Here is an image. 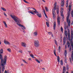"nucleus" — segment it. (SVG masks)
Listing matches in <instances>:
<instances>
[{"mask_svg":"<svg viewBox=\"0 0 73 73\" xmlns=\"http://www.w3.org/2000/svg\"><path fill=\"white\" fill-rule=\"evenodd\" d=\"M60 12H61L62 13H63V8H61V9H60Z\"/></svg>","mask_w":73,"mask_h":73,"instance_id":"35","label":"nucleus"},{"mask_svg":"<svg viewBox=\"0 0 73 73\" xmlns=\"http://www.w3.org/2000/svg\"><path fill=\"white\" fill-rule=\"evenodd\" d=\"M4 57V58H3V62L1 63V66L2 68V72L4 71V69H5V64H6V61H7V56H5Z\"/></svg>","mask_w":73,"mask_h":73,"instance_id":"2","label":"nucleus"},{"mask_svg":"<svg viewBox=\"0 0 73 73\" xmlns=\"http://www.w3.org/2000/svg\"><path fill=\"white\" fill-rule=\"evenodd\" d=\"M34 45L35 47H38V46H40L39 41H38V40H35L34 42Z\"/></svg>","mask_w":73,"mask_h":73,"instance_id":"4","label":"nucleus"},{"mask_svg":"<svg viewBox=\"0 0 73 73\" xmlns=\"http://www.w3.org/2000/svg\"><path fill=\"white\" fill-rule=\"evenodd\" d=\"M71 16L72 17H73V11H72L71 12Z\"/></svg>","mask_w":73,"mask_h":73,"instance_id":"48","label":"nucleus"},{"mask_svg":"<svg viewBox=\"0 0 73 73\" xmlns=\"http://www.w3.org/2000/svg\"><path fill=\"white\" fill-rule=\"evenodd\" d=\"M67 45H68V48L69 47V45H70V43L69 42H67Z\"/></svg>","mask_w":73,"mask_h":73,"instance_id":"29","label":"nucleus"},{"mask_svg":"<svg viewBox=\"0 0 73 73\" xmlns=\"http://www.w3.org/2000/svg\"><path fill=\"white\" fill-rule=\"evenodd\" d=\"M68 38L69 41H70V35H68Z\"/></svg>","mask_w":73,"mask_h":73,"instance_id":"37","label":"nucleus"},{"mask_svg":"<svg viewBox=\"0 0 73 73\" xmlns=\"http://www.w3.org/2000/svg\"><path fill=\"white\" fill-rule=\"evenodd\" d=\"M42 1H43V2H45V0H42Z\"/></svg>","mask_w":73,"mask_h":73,"instance_id":"62","label":"nucleus"},{"mask_svg":"<svg viewBox=\"0 0 73 73\" xmlns=\"http://www.w3.org/2000/svg\"><path fill=\"white\" fill-rule=\"evenodd\" d=\"M63 43H64V44L65 43V40H64L63 41Z\"/></svg>","mask_w":73,"mask_h":73,"instance_id":"57","label":"nucleus"},{"mask_svg":"<svg viewBox=\"0 0 73 73\" xmlns=\"http://www.w3.org/2000/svg\"><path fill=\"white\" fill-rule=\"evenodd\" d=\"M36 15L38 17H41V13H39L38 12L36 13Z\"/></svg>","mask_w":73,"mask_h":73,"instance_id":"10","label":"nucleus"},{"mask_svg":"<svg viewBox=\"0 0 73 73\" xmlns=\"http://www.w3.org/2000/svg\"><path fill=\"white\" fill-rule=\"evenodd\" d=\"M66 69L67 70H68V69H69V66L68 65H67Z\"/></svg>","mask_w":73,"mask_h":73,"instance_id":"41","label":"nucleus"},{"mask_svg":"<svg viewBox=\"0 0 73 73\" xmlns=\"http://www.w3.org/2000/svg\"><path fill=\"white\" fill-rule=\"evenodd\" d=\"M29 13H31L33 15H35V14L33 13H38V12L37 11V10H35V11L32 10L31 11H29Z\"/></svg>","mask_w":73,"mask_h":73,"instance_id":"7","label":"nucleus"},{"mask_svg":"<svg viewBox=\"0 0 73 73\" xmlns=\"http://www.w3.org/2000/svg\"><path fill=\"white\" fill-rule=\"evenodd\" d=\"M1 67L0 66V73H1Z\"/></svg>","mask_w":73,"mask_h":73,"instance_id":"52","label":"nucleus"},{"mask_svg":"<svg viewBox=\"0 0 73 73\" xmlns=\"http://www.w3.org/2000/svg\"><path fill=\"white\" fill-rule=\"evenodd\" d=\"M64 28L65 29V30H66V29H67V27L66 26H64Z\"/></svg>","mask_w":73,"mask_h":73,"instance_id":"43","label":"nucleus"},{"mask_svg":"<svg viewBox=\"0 0 73 73\" xmlns=\"http://www.w3.org/2000/svg\"><path fill=\"white\" fill-rule=\"evenodd\" d=\"M45 8L46 12H49V9L48 7H45Z\"/></svg>","mask_w":73,"mask_h":73,"instance_id":"16","label":"nucleus"},{"mask_svg":"<svg viewBox=\"0 0 73 73\" xmlns=\"http://www.w3.org/2000/svg\"><path fill=\"white\" fill-rule=\"evenodd\" d=\"M29 60L30 61H31V60H32L31 59V58H29Z\"/></svg>","mask_w":73,"mask_h":73,"instance_id":"58","label":"nucleus"},{"mask_svg":"<svg viewBox=\"0 0 73 73\" xmlns=\"http://www.w3.org/2000/svg\"><path fill=\"white\" fill-rule=\"evenodd\" d=\"M67 48V46H66V45L65 46V49H66V48Z\"/></svg>","mask_w":73,"mask_h":73,"instance_id":"59","label":"nucleus"},{"mask_svg":"<svg viewBox=\"0 0 73 73\" xmlns=\"http://www.w3.org/2000/svg\"><path fill=\"white\" fill-rule=\"evenodd\" d=\"M72 2H70V5L69 6V11H68V13H67V15H68V16H70V11H71V6H72Z\"/></svg>","mask_w":73,"mask_h":73,"instance_id":"3","label":"nucleus"},{"mask_svg":"<svg viewBox=\"0 0 73 73\" xmlns=\"http://www.w3.org/2000/svg\"><path fill=\"white\" fill-rule=\"evenodd\" d=\"M60 14L61 16H64V15H63V13L60 12Z\"/></svg>","mask_w":73,"mask_h":73,"instance_id":"47","label":"nucleus"},{"mask_svg":"<svg viewBox=\"0 0 73 73\" xmlns=\"http://www.w3.org/2000/svg\"><path fill=\"white\" fill-rule=\"evenodd\" d=\"M5 73H8L7 72V71L6 70H5Z\"/></svg>","mask_w":73,"mask_h":73,"instance_id":"60","label":"nucleus"},{"mask_svg":"<svg viewBox=\"0 0 73 73\" xmlns=\"http://www.w3.org/2000/svg\"><path fill=\"white\" fill-rule=\"evenodd\" d=\"M57 11H56V13H57V14H58V13H59V10H58V8L57 7Z\"/></svg>","mask_w":73,"mask_h":73,"instance_id":"34","label":"nucleus"},{"mask_svg":"<svg viewBox=\"0 0 73 73\" xmlns=\"http://www.w3.org/2000/svg\"><path fill=\"white\" fill-rule=\"evenodd\" d=\"M60 30L62 31V32H63V29L62 28V27H61Z\"/></svg>","mask_w":73,"mask_h":73,"instance_id":"44","label":"nucleus"},{"mask_svg":"<svg viewBox=\"0 0 73 73\" xmlns=\"http://www.w3.org/2000/svg\"><path fill=\"white\" fill-rule=\"evenodd\" d=\"M70 61L71 64H72V59H71V58H70Z\"/></svg>","mask_w":73,"mask_h":73,"instance_id":"49","label":"nucleus"},{"mask_svg":"<svg viewBox=\"0 0 73 73\" xmlns=\"http://www.w3.org/2000/svg\"><path fill=\"white\" fill-rule=\"evenodd\" d=\"M64 26H67V25L66 22H64Z\"/></svg>","mask_w":73,"mask_h":73,"instance_id":"51","label":"nucleus"},{"mask_svg":"<svg viewBox=\"0 0 73 73\" xmlns=\"http://www.w3.org/2000/svg\"><path fill=\"white\" fill-rule=\"evenodd\" d=\"M4 43L5 45H11V43L5 40L4 41Z\"/></svg>","mask_w":73,"mask_h":73,"instance_id":"6","label":"nucleus"},{"mask_svg":"<svg viewBox=\"0 0 73 73\" xmlns=\"http://www.w3.org/2000/svg\"><path fill=\"white\" fill-rule=\"evenodd\" d=\"M33 34L35 36H37L38 35V34L37 33V31H35L33 33Z\"/></svg>","mask_w":73,"mask_h":73,"instance_id":"13","label":"nucleus"},{"mask_svg":"<svg viewBox=\"0 0 73 73\" xmlns=\"http://www.w3.org/2000/svg\"><path fill=\"white\" fill-rule=\"evenodd\" d=\"M46 25L48 27H49V23L48 22H46Z\"/></svg>","mask_w":73,"mask_h":73,"instance_id":"22","label":"nucleus"},{"mask_svg":"<svg viewBox=\"0 0 73 73\" xmlns=\"http://www.w3.org/2000/svg\"><path fill=\"white\" fill-rule=\"evenodd\" d=\"M57 5V2H55L54 4V8L55 10H56V5Z\"/></svg>","mask_w":73,"mask_h":73,"instance_id":"14","label":"nucleus"},{"mask_svg":"<svg viewBox=\"0 0 73 73\" xmlns=\"http://www.w3.org/2000/svg\"><path fill=\"white\" fill-rule=\"evenodd\" d=\"M4 15L6 17H7V15H6V14L5 13V12H4Z\"/></svg>","mask_w":73,"mask_h":73,"instance_id":"50","label":"nucleus"},{"mask_svg":"<svg viewBox=\"0 0 73 73\" xmlns=\"http://www.w3.org/2000/svg\"><path fill=\"white\" fill-rule=\"evenodd\" d=\"M0 53H3V50L2 49H1L0 51Z\"/></svg>","mask_w":73,"mask_h":73,"instance_id":"25","label":"nucleus"},{"mask_svg":"<svg viewBox=\"0 0 73 73\" xmlns=\"http://www.w3.org/2000/svg\"><path fill=\"white\" fill-rule=\"evenodd\" d=\"M43 12L44 14V15L46 18H48V17L46 16V13H45V9H43Z\"/></svg>","mask_w":73,"mask_h":73,"instance_id":"18","label":"nucleus"},{"mask_svg":"<svg viewBox=\"0 0 73 73\" xmlns=\"http://www.w3.org/2000/svg\"><path fill=\"white\" fill-rule=\"evenodd\" d=\"M35 60L36 61H37V62H38V63H39V64H40V61L38 60L37 59H36Z\"/></svg>","mask_w":73,"mask_h":73,"instance_id":"27","label":"nucleus"},{"mask_svg":"<svg viewBox=\"0 0 73 73\" xmlns=\"http://www.w3.org/2000/svg\"><path fill=\"white\" fill-rule=\"evenodd\" d=\"M64 61L66 63V60H65Z\"/></svg>","mask_w":73,"mask_h":73,"instance_id":"64","label":"nucleus"},{"mask_svg":"<svg viewBox=\"0 0 73 73\" xmlns=\"http://www.w3.org/2000/svg\"><path fill=\"white\" fill-rule=\"evenodd\" d=\"M64 54L65 56L66 55V54H67V51L66 50H65L64 51Z\"/></svg>","mask_w":73,"mask_h":73,"instance_id":"28","label":"nucleus"},{"mask_svg":"<svg viewBox=\"0 0 73 73\" xmlns=\"http://www.w3.org/2000/svg\"><path fill=\"white\" fill-rule=\"evenodd\" d=\"M54 9L55 10L54 8L52 9V14L54 19L55 18V11H54Z\"/></svg>","mask_w":73,"mask_h":73,"instance_id":"9","label":"nucleus"},{"mask_svg":"<svg viewBox=\"0 0 73 73\" xmlns=\"http://www.w3.org/2000/svg\"><path fill=\"white\" fill-rule=\"evenodd\" d=\"M71 58L72 60L73 61V53L72 52V54H71Z\"/></svg>","mask_w":73,"mask_h":73,"instance_id":"23","label":"nucleus"},{"mask_svg":"<svg viewBox=\"0 0 73 73\" xmlns=\"http://www.w3.org/2000/svg\"><path fill=\"white\" fill-rule=\"evenodd\" d=\"M7 50L9 52H11V49H10V48H8L7 49Z\"/></svg>","mask_w":73,"mask_h":73,"instance_id":"39","label":"nucleus"},{"mask_svg":"<svg viewBox=\"0 0 73 73\" xmlns=\"http://www.w3.org/2000/svg\"><path fill=\"white\" fill-rule=\"evenodd\" d=\"M10 16L13 19V20L15 22L17 23V24L18 25H19L21 28H23L24 29H25V27L24 25L20 24L21 23V20H20V19L14 15L13 16L12 15H10Z\"/></svg>","mask_w":73,"mask_h":73,"instance_id":"1","label":"nucleus"},{"mask_svg":"<svg viewBox=\"0 0 73 73\" xmlns=\"http://www.w3.org/2000/svg\"><path fill=\"white\" fill-rule=\"evenodd\" d=\"M59 52H60V50H61V46H59L58 48Z\"/></svg>","mask_w":73,"mask_h":73,"instance_id":"33","label":"nucleus"},{"mask_svg":"<svg viewBox=\"0 0 73 73\" xmlns=\"http://www.w3.org/2000/svg\"><path fill=\"white\" fill-rule=\"evenodd\" d=\"M22 60L24 62H25V63H26V64H27V62L26 61H25V60L23 59Z\"/></svg>","mask_w":73,"mask_h":73,"instance_id":"45","label":"nucleus"},{"mask_svg":"<svg viewBox=\"0 0 73 73\" xmlns=\"http://www.w3.org/2000/svg\"><path fill=\"white\" fill-rule=\"evenodd\" d=\"M48 35H52V33L51 32H48Z\"/></svg>","mask_w":73,"mask_h":73,"instance_id":"38","label":"nucleus"},{"mask_svg":"<svg viewBox=\"0 0 73 73\" xmlns=\"http://www.w3.org/2000/svg\"><path fill=\"white\" fill-rule=\"evenodd\" d=\"M66 7H68V4L66 3Z\"/></svg>","mask_w":73,"mask_h":73,"instance_id":"55","label":"nucleus"},{"mask_svg":"<svg viewBox=\"0 0 73 73\" xmlns=\"http://www.w3.org/2000/svg\"><path fill=\"white\" fill-rule=\"evenodd\" d=\"M61 6L64 7V0H61Z\"/></svg>","mask_w":73,"mask_h":73,"instance_id":"15","label":"nucleus"},{"mask_svg":"<svg viewBox=\"0 0 73 73\" xmlns=\"http://www.w3.org/2000/svg\"><path fill=\"white\" fill-rule=\"evenodd\" d=\"M65 35L67 37L68 36V32L66 31L65 32Z\"/></svg>","mask_w":73,"mask_h":73,"instance_id":"20","label":"nucleus"},{"mask_svg":"<svg viewBox=\"0 0 73 73\" xmlns=\"http://www.w3.org/2000/svg\"><path fill=\"white\" fill-rule=\"evenodd\" d=\"M30 56L31 57H32V58H35V57H34V55H33V54H30Z\"/></svg>","mask_w":73,"mask_h":73,"instance_id":"24","label":"nucleus"},{"mask_svg":"<svg viewBox=\"0 0 73 73\" xmlns=\"http://www.w3.org/2000/svg\"><path fill=\"white\" fill-rule=\"evenodd\" d=\"M71 36H73V31L72 30H71Z\"/></svg>","mask_w":73,"mask_h":73,"instance_id":"32","label":"nucleus"},{"mask_svg":"<svg viewBox=\"0 0 73 73\" xmlns=\"http://www.w3.org/2000/svg\"><path fill=\"white\" fill-rule=\"evenodd\" d=\"M0 60H1V62H3V58H2V56H0Z\"/></svg>","mask_w":73,"mask_h":73,"instance_id":"21","label":"nucleus"},{"mask_svg":"<svg viewBox=\"0 0 73 73\" xmlns=\"http://www.w3.org/2000/svg\"><path fill=\"white\" fill-rule=\"evenodd\" d=\"M21 45H22V46L24 48H26L27 46V44L23 42H21Z\"/></svg>","mask_w":73,"mask_h":73,"instance_id":"8","label":"nucleus"},{"mask_svg":"<svg viewBox=\"0 0 73 73\" xmlns=\"http://www.w3.org/2000/svg\"><path fill=\"white\" fill-rule=\"evenodd\" d=\"M73 36H71V39H70V41H73L72 40H73Z\"/></svg>","mask_w":73,"mask_h":73,"instance_id":"31","label":"nucleus"},{"mask_svg":"<svg viewBox=\"0 0 73 73\" xmlns=\"http://www.w3.org/2000/svg\"><path fill=\"white\" fill-rule=\"evenodd\" d=\"M66 4H68V0H67L66 1Z\"/></svg>","mask_w":73,"mask_h":73,"instance_id":"56","label":"nucleus"},{"mask_svg":"<svg viewBox=\"0 0 73 73\" xmlns=\"http://www.w3.org/2000/svg\"><path fill=\"white\" fill-rule=\"evenodd\" d=\"M3 23H4V24L5 25V27H6V28H7V27H8L7 26V24L6 23L5 21H4L3 22Z\"/></svg>","mask_w":73,"mask_h":73,"instance_id":"17","label":"nucleus"},{"mask_svg":"<svg viewBox=\"0 0 73 73\" xmlns=\"http://www.w3.org/2000/svg\"><path fill=\"white\" fill-rule=\"evenodd\" d=\"M53 53L55 55V56L57 57V56H56V50L55 49L53 51Z\"/></svg>","mask_w":73,"mask_h":73,"instance_id":"26","label":"nucleus"},{"mask_svg":"<svg viewBox=\"0 0 73 73\" xmlns=\"http://www.w3.org/2000/svg\"><path fill=\"white\" fill-rule=\"evenodd\" d=\"M24 66V64H21V66Z\"/></svg>","mask_w":73,"mask_h":73,"instance_id":"61","label":"nucleus"},{"mask_svg":"<svg viewBox=\"0 0 73 73\" xmlns=\"http://www.w3.org/2000/svg\"><path fill=\"white\" fill-rule=\"evenodd\" d=\"M1 9H2V10H3V11H7V10H6V9L4 8L3 7H1Z\"/></svg>","mask_w":73,"mask_h":73,"instance_id":"19","label":"nucleus"},{"mask_svg":"<svg viewBox=\"0 0 73 73\" xmlns=\"http://www.w3.org/2000/svg\"><path fill=\"white\" fill-rule=\"evenodd\" d=\"M57 23L58 24V25H60V17H58L57 19Z\"/></svg>","mask_w":73,"mask_h":73,"instance_id":"12","label":"nucleus"},{"mask_svg":"<svg viewBox=\"0 0 73 73\" xmlns=\"http://www.w3.org/2000/svg\"><path fill=\"white\" fill-rule=\"evenodd\" d=\"M69 16H68H68L66 18V21L67 23H68V26H69L70 25V19L69 20Z\"/></svg>","mask_w":73,"mask_h":73,"instance_id":"5","label":"nucleus"},{"mask_svg":"<svg viewBox=\"0 0 73 73\" xmlns=\"http://www.w3.org/2000/svg\"><path fill=\"white\" fill-rule=\"evenodd\" d=\"M42 69H43V70H44H44H45V68H42Z\"/></svg>","mask_w":73,"mask_h":73,"instance_id":"54","label":"nucleus"},{"mask_svg":"<svg viewBox=\"0 0 73 73\" xmlns=\"http://www.w3.org/2000/svg\"><path fill=\"white\" fill-rule=\"evenodd\" d=\"M60 64L61 65H63V62H62V60H60Z\"/></svg>","mask_w":73,"mask_h":73,"instance_id":"30","label":"nucleus"},{"mask_svg":"<svg viewBox=\"0 0 73 73\" xmlns=\"http://www.w3.org/2000/svg\"><path fill=\"white\" fill-rule=\"evenodd\" d=\"M54 26H53V28L54 30H55L56 29V22H54Z\"/></svg>","mask_w":73,"mask_h":73,"instance_id":"11","label":"nucleus"},{"mask_svg":"<svg viewBox=\"0 0 73 73\" xmlns=\"http://www.w3.org/2000/svg\"><path fill=\"white\" fill-rule=\"evenodd\" d=\"M57 60L58 61V62H60V57H59V56H58L57 57Z\"/></svg>","mask_w":73,"mask_h":73,"instance_id":"36","label":"nucleus"},{"mask_svg":"<svg viewBox=\"0 0 73 73\" xmlns=\"http://www.w3.org/2000/svg\"><path fill=\"white\" fill-rule=\"evenodd\" d=\"M46 21H47V22H49V21H48V20H46Z\"/></svg>","mask_w":73,"mask_h":73,"instance_id":"63","label":"nucleus"},{"mask_svg":"<svg viewBox=\"0 0 73 73\" xmlns=\"http://www.w3.org/2000/svg\"><path fill=\"white\" fill-rule=\"evenodd\" d=\"M55 44L57 45V41H56V40H55Z\"/></svg>","mask_w":73,"mask_h":73,"instance_id":"53","label":"nucleus"},{"mask_svg":"<svg viewBox=\"0 0 73 73\" xmlns=\"http://www.w3.org/2000/svg\"><path fill=\"white\" fill-rule=\"evenodd\" d=\"M23 0L24 2H25V3H28L29 4V3H28V2L25 1V0Z\"/></svg>","mask_w":73,"mask_h":73,"instance_id":"46","label":"nucleus"},{"mask_svg":"<svg viewBox=\"0 0 73 73\" xmlns=\"http://www.w3.org/2000/svg\"><path fill=\"white\" fill-rule=\"evenodd\" d=\"M19 53H23V51L21 50H19Z\"/></svg>","mask_w":73,"mask_h":73,"instance_id":"42","label":"nucleus"},{"mask_svg":"<svg viewBox=\"0 0 73 73\" xmlns=\"http://www.w3.org/2000/svg\"><path fill=\"white\" fill-rule=\"evenodd\" d=\"M70 43H71V45L72 47L73 46V41H70Z\"/></svg>","mask_w":73,"mask_h":73,"instance_id":"40","label":"nucleus"}]
</instances>
